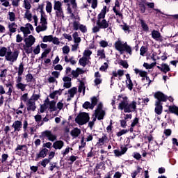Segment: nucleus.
<instances>
[{"label": "nucleus", "instance_id": "obj_1", "mask_svg": "<svg viewBox=\"0 0 178 178\" xmlns=\"http://www.w3.org/2000/svg\"><path fill=\"white\" fill-rule=\"evenodd\" d=\"M19 53V50L17 49L12 51L10 47H0V57H5L6 61H9L10 63L17 61Z\"/></svg>", "mask_w": 178, "mask_h": 178}, {"label": "nucleus", "instance_id": "obj_52", "mask_svg": "<svg viewBox=\"0 0 178 178\" xmlns=\"http://www.w3.org/2000/svg\"><path fill=\"white\" fill-rule=\"evenodd\" d=\"M46 10L47 12H49V13H51L52 10V3H50V1H47V3Z\"/></svg>", "mask_w": 178, "mask_h": 178}, {"label": "nucleus", "instance_id": "obj_6", "mask_svg": "<svg viewBox=\"0 0 178 178\" xmlns=\"http://www.w3.org/2000/svg\"><path fill=\"white\" fill-rule=\"evenodd\" d=\"M47 28L48 21L45 13L43 11V14H42V17H40L39 25H37L36 32H38V33H40V32H44L47 31Z\"/></svg>", "mask_w": 178, "mask_h": 178}, {"label": "nucleus", "instance_id": "obj_43", "mask_svg": "<svg viewBox=\"0 0 178 178\" xmlns=\"http://www.w3.org/2000/svg\"><path fill=\"white\" fill-rule=\"evenodd\" d=\"M169 111H170V113H174L175 114L178 115V107H177V106H170Z\"/></svg>", "mask_w": 178, "mask_h": 178}, {"label": "nucleus", "instance_id": "obj_64", "mask_svg": "<svg viewBox=\"0 0 178 178\" xmlns=\"http://www.w3.org/2000/svg\"><path fill=\"white\" fill-rule=\"evenodd\" d=\"M0 2H1V4L3 5V6H10V3L8 0H0Z\"/></svg>", "mask_w": 178, "mask_h": 178}, {"label": "nucleus", "instance_id": "obj_56", "mask_svg": "<svg viewBox=\"0 0 178 178\" xmlns=\"http://www.w3.org/2000/svg\"><path fill=\"white\" fill-rule=\"evenodd\" d=\"M50 160L49 159H44V160H42L41 161V165H42V167H47V164H49Z\"/></svg>", "mask_w": 178, "mask_h": 178}, {"label": "nucleus", "instance_id": "obj_63", "mask_svg": "<svg viewBox=\"0 0 178 178\" xmlns=\"http://www.w3.org/2000/svg\"><path fill=\"white\" fill-rule=\"evenodd\" d=\"M108 67V63H104V65H102V67H100V71H106L107 70Z\"/></svg>", "mask_w": 178, "mask_h": 178}, {"label": "nucleus", "instance_id": "obj_48", "mask_svg": "<svg viewBox=\"0 0 178 178\" xmlns=\"http://www.w3.org/2000/svg\"><path fill=\"white\" fill-rule=\"evenodd\" d=\"M24 71V64L21 63V64H19V67H18V71H17L18 75H20L22 76Z\"/></svg>", "mask_w": 178, "mask_h": 178}, {"label": "nucleus", "instance_id": "obj_24", "mask_svg": "<svg viewBox=\"0 0 178 178\" xmlns=\"http://www.w3.org/2000/svg\"><path fill=\"white\" fill-rule=\"evenodd\" d=\"M28 127H29V122L26 120H24L23 122V129H24V134L23 137L26 139L29 138L28 135Z\"/></svg>", "mask_w": 178, "mask_h": 178}, {"label": "nucleus", "instance_id": "obj_46", "mask_svg": "<svg viewBox=\"0 0 178 178\" xmlns=\"http://www.w3.org/2000/svg\"><path fill=\"white\" fill-rule=\"evenodd\" d=\"M26 81L27 83H31L34 81V77L31 74H27V75H26Z\"/></svg>", "mask_w": 178, "mask_h": 178}, {"label": "nucleus", "instance_id": "obj_14", "mask_svg": "<svg viewBox=\"0 0 178 178\" xmlns=\"http://www.w3.org/2000/svg\"><path fill=\"white\" fill-rule=\"evenodd\" d=\"M128 150V147L126 146H121L120 149H115L114 150V154L116 157H120L121 156H123V154H125Z\"/></svg>", "mask_w": 178, "mask_h": 178}, {"label": "nucleus", "instance_id": "obj_29", "mask_svg": "<svg viewBox=\"0 0 178 178\" xmlns=\"http://www.w3.org/2000/svg\"><path fill=\"white\" fill-rule=\"evenodd\" d=\"M97 57H98L99 60H104V58H106L105 50L103 49L97 50Z\"/></svg>", "mask_w": 178, "mask_h": 178}, {"label": "nucleus", "instance_id": "obj_55", "mask_svg": "<svg viewBox=\"0 0 178 178\" xmlns=\"http://www.w3.org/2000/svg\"><path fill=\"white\" fill-rule=\"evenodd\" d=\"M127 132H129V129H122L120 132L117 133V136H122V135L127 134Z\"/></svg>", "mask_w": 178, "mask_h": 178}, {"label": "nucleus", "instance_id": "obj_12", "mask_svg": "<svg viewBox=\"0 0 178 178\" xmlns=\"http://www.w3.org/2000/svg\"><path fill=\"white\" fill-rule=\"evenodd\" d=\"M24 19H27L29 22H31L33 19L35 26H37V24H38V18L37 15H33V14H31V11H30V10L25 11Z\"/></svg>", "mask_w": 178, "mask_h": 178}, {"label": "nucleus", "instance_id": "obj_15", "mask_svg": "<svg viewBox=\"0 0 178 178\" xmlns=\"http://www.w3.org/2000/svg\"><path fill=\"white\" fill-rule=\"evenodd\" d=\"M26 107L28 111H35V108H37L35 105V102H34L33 99V96L31 99H29L26 103Z\"/></svg>", "mask_w": 178, "mask_h": 178}, {"label": "nucleus", "instance_id": "obj_60", "mask_svg": "<svg viewBox=\"0 0 178 178\" xmlns=\"http://www.w3.org/2000/svg\"><path fill=\"white\" fill-rule=\"evenodd\" d=\"M51 42L54 44H56V45H58L60 43L59 39H58V38H54V36H52Z\"/></svg>", "mask_w": 178, "mask_h": 178}, {"label": "nucleus", "instance_id": "obj_27", "mask_svg": "<svg viewBox=\"0 0 178 178\" xmlns=\"http://www.w3.org/2000/svg\"><path fill=\"white\" fill-rule=\"evenodd\" d=\"M8 29L11 33H15L17 32V25L15 24V21H13V22H10V24H8Z\"/></svg>", "mask_w": 178, "mask_h": 178}, {"label": "nucleus", "instance_id": "obj_49", "mask_svg": "<svg viewBox=\"0 0 178 178\" xmlns=\"http://www.w3.org/2000/svg\"><path fill=\"white\" fill-rule=\"evenodd\" d=\"M142 168L140 167H137L136 170L131 174L132 178H136V175H138V174H139V172H140Z\"/></svg>", "mask_w": 178, "mask_h": 178}, {"label": "nucleus", "instance_id": "obj_2", "mask_svg": "<svg viewBox=\"0 0 178 178\" xmlns=\"http://www.w3.org/2000/svg\"><path fill=\"white\" fill-rule=\"evenodd\" d=\"M120 103L118 105V109L124 111V113H132L136 111L137 108L136 102H132L129 104L128 97L127 96H120Z\"/></svg>", "mask_w": 178, "mask_h": 178}, {"label": "nucleus", "instance_id": "obj_34", "mask_svg": "<svg viewBox=\"0 0 178 178\" xmlns=\"http://www.w3.org/2000/svg\"><path fill=\"white\" fill-rule=\"evenodd\" d=\"M79 63L80 65H81L82 67H86L87 60H86V56H85V50L83 53V57L80 58V60H79Z\"/></svg>", "mask_w": 178, "mask_h": 178}, {"label": "nucleus", "instance_id": "obj_3", "mask_svg": "<svg viewBox=\"0 0 178 178\" xmlns=\"http://www.w3.org/2000/svg\"><path fill=\"white\" fill-rule=\"evenodd\" d=\"M154 96L155 99H157L155 102L154 111L156 114H158V115H161V114H162L163 113V106L161 104V102H166L168 97L161 92H156V93H154Z\"/></svg>", "mask_w": 178, "mask_h": 178}, {"label": "nucleus", "instance_id": "obj_23", "mask_svg": "<svg viewBox=\"0 0 178 178\" xmlns=\"http://www.w3.org/2000/svg\"><path fill=\"white\" fill-rule=\"evenodd\" d=\"M126 78H127V81H126L127 88H128V89H129V90H132V89L134 88V84L131 79V76H130L129 74H127Z\"/></svg>", "mask_w": 178, "mask_h": 178}, {"label": "nucleus", "instance_id": "obj_35", "mask_svg": "<svg viewBox=\"0 0 178 178\" xmlns=\"http://www.w3.org/2000/svg\"><path fill=\"white\" fill-rule=\"evenodd\" d=\"M24 50L26 51V54H31L33 53V49H30V47L27 44V38L24 39Z\"/></svg>", "mask_w": 178, "mask_h": 178}, {"label": "nucleus", "instance_id": "obj_4", "mask_svg": "<svg viewBox=\"0 0 178 178\" xmlns=\"http://www.w3.org/2000/svg\"><path fill=\"white\" fill-rule=\"evenodd\" d=\"M107 12V7L104 6V7L101 10L100 13L97 16V24L101 29H106L108 28L109 24L107 22L106 19H105V16Z\"/></svg>", "mask_w": 178, "mask_h": 178}, {"label": "nucleus", "instance_id": "obj_10", "mask_svg": "<svg viewBox=\"0 0 178 178\" xmlns=\"http://www.w3.org/2000/svg\"><path fill=\"white\" fill-rule=\"evenodd\" d=\"M40 138H47L51 142H55L57 139L56 135L52 134L51 131H43L40 135Z\"/></svg>", "mask_w": 178, "mask_h": 178}, {"label": "nucleus", "instance_id": "obj_62", "mask_svg": "<svg viewBox=\"0 0 178 178\" xmlns=\"http://www.w3.org/2000/svg\"><path fill=\"white\" fill-rule=\"evenodd\" d=\"M21 100L23 101V102H28V100H29L28 93H24V95H23L21 97Z\"/></svg>", "mask_w": 178, "mask_h": 178}, {"label": "nucleus", "instance_id": "obj_25", "mask_svg": "<svg viewBox=\"0 0 178 178\" xmlns=\"http://www.w3.org/2000/svg\"><path fill=\"white\" fill-rule=\"evenodd\" d=\"M81 134V131L79 128H74L73 129H72L70 132V134L74 139L76 138H78V136H79Z\"/></svg>", "mask_w": 178, "mask_h": 178}, {"label": "nucleus", "instance_id": "obj_30", "mask_svg": "<svg viewBox=\"0 0 178 178\" xmlns=\"http://www.w3.org/2000/svg\"><path fill=\"white\" fill-rule=\"evenodd\" d=\"M124 72L122 70H118V71H113V76H112V79L113 78H116L118 75L119 76V79H121L122 76H123Z\"/></svg>", "mask_w": 178, "mask_h": 178}, {"label": "nucleus", "instance_id": "obj_19", "mask_svg": "<svg viewBox=\"0 0 178 178\" xmlns=\"http://www.w3.org/2000/svg\"><path fill=\"white\" fill-rule=\"evenodd\" d=\"M23 127V124L22 122V121H15L13 124V128L14 129V131L15 132H19V131H21L22 128Z\"/></svg>", "mask_w": 178, "mask_h": 178}, {"label": "nucleus", "instance_id": "obj_13", "mask_svg": "<svg viewBox=\"0 0 178 178\" xmlns=\"http://www.w3.org/2000/svg\"><path fill=\"white\" fill-rule=\"evenodd\" d=\"M76 6V0H70V4L67 5V13H70L71 16H74V12H75Z\"/></svg>", "mask_w": 178, "mask_h": 178}, {"label": "nucleus", "instance_id": "obj_50", "mask_svg": "<svg viewBox=\"0 0 178 178\" xmlns=\"http://www.w3.org/2000/svg\"><path fill=\"white\" fill-rule=\"evenodd\" d=\"M52 35H50L49 36H44L42 38V42H44V43H48V42H52Z\"/></svg>", "mask_w": 178, "mask_h": 178}, {"label": "nucleus", "instance_id": "obj_54", "mask_svg": "<svg viewBox=\"0 0 178 178\" xmlns=\"http://www.w3.org/2000/svg\"><path fill=\"white\" fill-rule=\"evenodd\" d=\"M98 102V99L97 97L92 98V104H91V109L93 110L95 106H96Z\"/></svg>", "mask_w": 178, "mask_h": 178}, {"label": "nucleus", "instance_id": "obj_33", "mask_svg": "<svg viewBox=\"0 0 178 178\" xmlns=\"http://www.w3.org/2000/svg\"><path fill=\"white\" fill-rule=\"evenodd\" d=\"M80 82V85L79 86V92L81 93V92L83 91V95H85V92H86V86H85V83H86V81H79Z\"/></svg>", "mask_w": 178, "mask_h": 178}, {"label": "nucleus", "instance_id": "obj_47", "mask_svg": "<svg viewBox=\"0 0 178 178\" xmlns=\"http://www.w3.org/2000/svg\"><path fill=\"white\" fill-rule=\"evenodd\" d=\"M22 81V76H21V75H18V76L16 78V83H17L16 88L17 89H19Z\"/></svg>", "mask_w": 178, "mask_h": 178}, {"label": "nucleus", "instance_id": "obj_18", "mask_svg": "<svg viewBox=\"0 0 178 178\" xmlns=\"http://www.w3.org/2000/svg\"><path fill=\"white\" fill-rule=\"evenodd\" d=\"M35 43V38L33 36V35H31L26 38V44L28 47H29L30 49H32V47Z\"/></svg>", "mask_w": 178, "mask_h": 178}, {"label": "nucleus", "instance_id": "obj_59", "mask_svg": "<svg viewBox=\"0 0 178 178\" xmlns=\"http://www.w3.org/2000/svg\"><path fill=\"white\" fill-rule=\"evenodd\" d=\"M20 1L21 0H12L11 3L13 6H15V8H17V6H19Z\"/></svg>", "mask_w": 178, "mask_h": 178}, {"label": "nucleus", "instance_id": "obj_51", "mask_svg": "<svg viewBox=\"0 0 178 178\" xmlns=\"http://www.w3.org/2000/svg\"><path fill=\"white\" fill-rule=\"evenodd\" d=\"M140 24H141V26H142L143 31H149L148 25H147V24H145V21H143V19H140Z\"/></svg>", "mask_w": 178, "mask_h": 178}, {"label": "nucleus", "instance_id": "obj_61", "mask_svg": "<svg viewBox=\"0 0 178 178\" xmlns=\"http://www.w3.org/2000/svg\"><path fill=\"white\" fill-rule=\"evenodd\" d=\"M99 44L101 47H107V46H108V43L106 40H101Z\"/></svg>", "mask_w": 178, "mask_h": 178}, {"label": "nucleus", "instance_id": "obj_20", "mask_svg": "<svg viewBox=\"0 0 178 178\" xmlns=\"http://www.w3.org/2000/svg\"><path fill=\"white\" fill-rule=\"evenodd\" d=\"M63 81L64 82V88L70 90V88L72 86V79L70 76H64L63 78Z\"/></svg>", "mask_w": 178, "mask_h": 178}, {"label": "nucleus", "instance_id": "obj_22", "mask_svg": "<svg viewBox=\"0 0 178 178\" xmlns=\"http://www.w3.org/2000/svg\"><path fill=\"white\" fill-rule=\"evenodd\" d=\"M83 70H81V68H76V70H74L72 71L71 74L72 75V78H78L79 75H82L84 74Z\"/></svg>", "mask_w": 178, "mask_h": 178}, {"label": "nucleus", "instance_id": "obj_53", "mask_svg": "<svg viewBox=\"0 0 178 178\" xmlns=\"http://www.w3.org/2000/svg\"><path fill=\"white\" fill-rule=\"evenodd\" d=\"M40 51H41V47L40 44H38V46L33 48V54L35 55L40 54Z\"/></svg>", "mask_w": 178, "mask_h": 178}, {"label": "nucleus", "instance_id": "obj_7", "mask_svg": "<svg viewBox=\"0 0 178 178\" xmlns=\"http://www.w3.org/2000/svg\"><path fill=\"white\" fill-rule=\"evenodd\" d=\"M54 9L56 12V16H57V17L59 19H63V17H65L63 3H61V1H54Z\"/></svg>", "mask_w": 178, "mask_h": 178}, {"label": "nucleus", "instance_id": "obj_5", "mask_svg": "<svg viewBox=\"0 0 178 178\" xmlns=\"http://www.w3.org/2000/svg\"><path fill=\"white\" fill-rule=\"evenodd\" d=\"M115 49L120 51L121 54H124L126 51L129 56H132V49L131 46L127 44V42H122L121 40H118L115 44Z\"/></svg>", "mask_w": 178, "mask_h": 178}, {"label": "nucleus", "instance_id": "obj_9", "mask_svg": "<svg viewBox=\"0 0 178 178\" xmlns=\"http://www.w3.org/2000/svg\"><path fill=\"white\" fill-rule=\"evenodd\" d=\"M90 120L89 114L88 113H80L75 119V121L79 125H84L88 122Z\"/></svg>", "mask_w": 178, "mask_h": 178}, {"label": "nucleus", "instance_id": "obj_11", "mask_svg": "<svg viewBox=\"0 0 178 178\" xmlns=\"http://www.w3.org/2000/svg\"><path fill=\"white\" fill-rule=\"evenodd\" d=\"M20 31L24 34V38H26L28 35H31V31H34V28L31 24H26L25 26H21Z\"/></svg>", "mask_w": 178, "mask_h": 178}, {"label": "nucleus", "instance_id": "obj_58", "mask_svg": "<svg viewBox=\"0 0 178 178\" xmlns=\"http://www.w3.org/2000/svg\"><path fill=\"white\" fill-rule=\"evenodd\" d=\"M70 51V49L69 47V46H64V47H63V54H68Z\"/></svg>", "mask_w": 178, "mask_h": 178}, {"label": "nucleus", "instance_id": "obj_32", "mask_svg": "<svg viewBox=\"0 0 178 178\" xmlns=\"http://www.w3.org/2000/svg\"><path fill=\"white\" fill-rule=\"evenodd\" d=\"M63 90L61 89H59L58 90H55L52 93H50L49 97L51 99H55L56 97H58V96H60L62 95Z\"/></svg>", "mask_w": 178, "mask_h": 178}, {"label": "nucleus", "instance_id": "obj_17", "mask_svg": "<svg viewBox=\"0 0 178 178\" xmlns=\"http://www.w3.org/2000/svg\"><path fill=\"white\" fill-rule=\"evenodd\" d=\"M152 38L156 40V42H163V40L160 32L158 31H152Z\"/></svg>", "mask_w": 178, "mask_h": 178}, {"label": "nucleus", "instance_id": "obj_42", "mask_svg": "<svg viewBox=\"0 0 178 178\" xmlns=\"http://www.w3.org/2000/svg\"><path fill=\"white\" fill-rule=\"evenodd\" d=\"M113 11L115 12L116 16L118 17L117 22H118V23H120V21H119V17L120 19H122L123 17L122 14H121V13H119V11H118L116 7H113Z\"/></svg>", "mask_w": 178, "mask_h": 178}, {"label": "nucleus", "instance_id": "obj_37", "mask_svg": "<svg viewBox=\"0 0 178 178\" xmlns=\"http://www.w3.org/2000/svg\"><path fill=\"white\" fill-rule=\"evenodd\" d=\"M7 17L10 20V23H13V22H15L16 18L15 13H13V11H9V13H8Z\"/></svg>", "mask_w": 178, "mask_h": 178}, {"label": "nucleus", "instance_id": "obj_16", "mask_svg": "<svg viewBox=\"0 0 178 178\" xmlns=\"http://www.w3.org/2000/svg\"><path fill=\"white\" fill-rule=\"evenodd\" d=\"M77 93V88H72L67 90V93H66L67 96V101L70 102L73 97H74L75 95Z\"/></svg>", "mask_w": 178, "mask_h": 178}, {"label": "nucleus", "instance_id": "obj_28", "mask_svg": "<svg viewBox=\"0 0 178 178\" xmlns=\"http://www.w3.org/2000/svg\"><path fill=\"white\" fill-rule=\"evenodd\" d=\"M92 54V51L90 50V49H86L85 50V56L86 60V65L89 64L90 60H91V56Z\"/></svg>", "mask_w": 178, "mask_h": 178}, {"label": "nucleus", "instance_id": "obj_39", "mask_svg": "<svg viewBox=\"0 0 178 178\" xmlns=\"http://www.w3.org/2000/svg\"><path fill=\"white\" fill-rule=\"evenodd\" d=\"M135 74H139L140 76L145 77L147 76V73L145 71H141L140 70H138V68H135L134 70Z\"/></svg>", "mask_w": 178, "mask_h": 178}, {"label": "nucleus", "instance_id": "obj_57", "mask_svg": "<svg viewBox=\"0 0 178 178\" xmlns=\"http://www.w3.org/2000/svg\"><path fill=\"white\" fill-rule=\"evenodd\" d=\"M143 67H145V68H146V70H152V68H153V67H154V64H148L147 63H145L143 64Z\"/></svg>", "mask_w": 178, "mask_h": 178}, {"label": "nucleus", "instance_id": "obj_41", "mask_svg": "<svg viewBox=\"0 0 178 178\" xmlns=\"http://www.w3.org/2000/svg\"><path fill=\"white\" fill-rule=\"evenodd\" d=\"M73 38L74 40V43H76V44H79V43L81 42V38H79V33L77 32H75L74 33H73Z\"/></svg>", "mask_w": 178, "mask_h": 178}, {"label": "nucleus", "instance_id": "obj_8", "mask_svg": "<svg viewBox=\"0 0 178 178\" xmlns=\"http://www.w3.org/2000/svg\"><path fill=\"white\" fill-rule=\"evenodd\" d=\"M95 116L94 117L92 120L93 125L97 120V118L98 120H103L104 115H105V111L103 110V104L102 103H99L97 106V110H95Z\"/></svg>", "mask_w": 178, "mask_h": 178}, {"label": "nucleus", "instance_id": "obj_31", "mask_svg": "<svg viewBox=\"0 0 178 178\" xmlns=\"http://www.w3.org/2000/svg\"><path fill=\"white\" fill-rule=\"evenodd\" d=\"M95 85H100V83H102V75L99 74V72H95Z\"/></svg>", "mask_w": 178, "mask_h": 178}, {"label": "nucleus", "instance_id": "obj_21", "mask_svg": "<svg viewBox=\"0 0 178 178\" xmlns=\"http://www.w3.org/2000/svg\"><path fill=\"white\" fill-rule=\"evenodd\" d=\"M64 145L65 143L63 140H56V142L53 143V147L56 149V150H60Z\"/></svg>", "mask_w": 178, "mask_h": 178}, {"label": "nucleus", "instance_id": "obj_26", "mask_svg": "<svg viewBox=\"0 0 178 178\" xmlns=\"http://www.w3.org/2000/svg\"><path fill=\"white\" fill-rule=\"evenodd\" d=\"M157 68L160 70L162 72H164V74H167V72H169L170 71V68L168 64H161V67L157 66Z\"/></svg>", "mask_w": 178, "mask_h": 178}, {"label": "nucleus", "instance_id": "obj_40", "mask_svg": "<svg viewBox=\"0 0 178 178\" xmlns=\"http://www.w3.org/2000/svg\"><path fill=\"white\" fill-rule=\"evenodd\" d=\"M48 153V149H42L38 154H37V157H46L47 154Z\"/></svg>", "mask_w": 178, "mask_h": 178}, {"label": "nucleus", "instance_id": "obj_45", "mask_svg": "<svg viewBox=\"0 0 178 178\" xmlns=\"http://www.w3.org/2000/svg\"><path fill=\"white\" fill-rule=\"evenodd\" d=\"M18 150H24L26 152L27 150V146L26 145H17L15 152H17Z\"/></svg>", "mask_w": 178, "mask_h": 178}, {"label": "nucleus", "instance_id": "obj_36", "mask_svg": "<svg viewBox=\"0 0 178 178\" xmlns=\"http://www.w3.org/2000/svg\"><path fill=\"white\" fill-rule=\"evenodd\" d=\"M106 139H107L106 136H102V138H100L97 143V147H102V146L104 145Z\"/></svg>", "mask_w": 178, "mask_h": 178}, {"label": "nucleus", "instance_id": "obj_38", "mask_svg": "<svg viewBox=\"0 0 178 178\" xmlns=\"http://www.w3.org/2000/svg\"><path fill=\"white\" fill-rule=\"evenodd\" d=\"M5 86L6 88H8V92H6V95H8V96H12L13 89V86L12 83H6Z\"/></svg>", "mask_w": 178, "mask_h": 178}, {"label": "nucleus", "instance_id": "obj_44", "mask_svg": "<svg viewBox=\"0 0 178 178\" xmlns=\"http://www.w3.org/2000/svg\"><path fill=\"white\" fill-rule=\"evenodd\" d=\"M23 6L25 8L26 10H29V9L31 8V4L29 0H24Z\"/></svg>", "mask_w": 178, "mask_h": 178}]
</instances>
